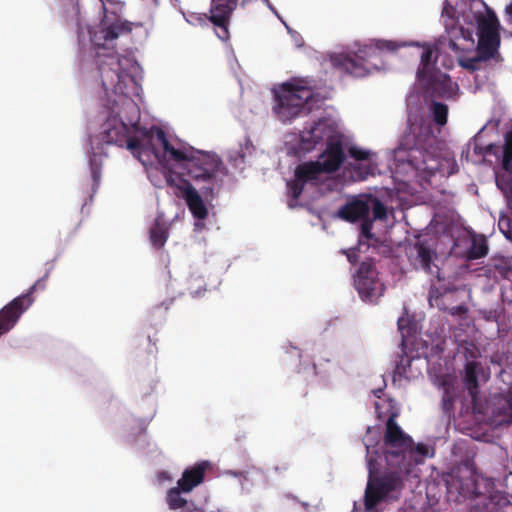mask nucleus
Masks as SVG:
<instances>
[{
    "label": "nucleus",
    "instance_id": "obj_1",
    "mask_svg": "<svg viewBox=\"0 0 512 512\" xmlns=\"http://www.w3.org/2000/svg\"><path fill=\"white\" fill-rule=\"evenodd\" d=\"M96 61L103 88L106 92L112 91L119 98L113 101L111 111L101 126L100 140L119 147L126 146L135 158L142 164H146L150 161V156L154 154L155 149L144 145L137 138L130 137V126H134L138 120V108L125 93L128 81L132 80L122 64L127 59L116 52H111L97 53Z\"/></svg>",
    "mask_w": 512,
    "mask_h": 512
},
{
    "label": "nucleus",
    "instance_id": "obj_2",
    "mask_svg": "<svg viewBox=\"0 0 512 512\" xmlns=\"http://www.w3.org/2000/svg\"><path fill=\"white\" fill-rule=\"evenodd\" d=\"M156 139L163 150L162 157L156 151L153 154L159 162L164 167L169 162H174L182 170V173L179 174L181 177L187 175L196 183L203 182L207 184V186L201 188L202 193L205 197H212L215 175L221 165V160L214 154L196 150L191 146L175 148L162 129L157 130Z\"/></svg>",
    "mask_w": 512,
    "mask_h": 512
},
{
    "label": "nucleus",
    "instance_id": "obj_3",
    "mask_svg": "<svg viewBox=\"0 0 512 512\" xmlns=\"http://www.w3.org/2000/svg\"><path fill=\"white\" fill-rule=\"evenodd\" d=\"M366 459L368 465V482L365 489L364 505L366 510H373L380 502L393 492H400L403 488L402 466H387L390 471L379 476L383 462L374 457L370 446L366 445Z\"/></svg>",
    "mask_w": 512,
    "mask_h": 512
},
{
    "label": "nucleus",
    "instance_id": "obj_4",
    "mask_svg": "<svg viewBox=\"0 0 512 512\" xmlns=\"http://www.w3.org/2000/svg\"><path fill=\"white\" fill-rule=\"evenodd\" d=\"M436 142L431 127L412 124L401 137L398 150L408 152L407 162L415 169H432L428 162L433 160Z\"/></svg>",
    "mask_w": 512,
    "mask_h": 512
},
{
    "label": "nucleus",
    "instance_id": "obj_5",
    "mask_svg": "<svg viewBox=\"0 0 512 512\" xmlns=\"http://www.w3.org/2000/svg\"><path fill=\"white\" fill-rule=\"evenodd\" d=\"M445 485L448 499L454 502L490 495L493 486L490 480L480 479L468 463L453 469L445 478Z\"/></svg>",
    "mask_w": 512,
    "mask_h": 512
},
{
    "label": "nucleus",
    "instance_id": "obj_6",
    "mask_svg": "<svg viewBox=\"0 0 512 512\" xmlns=\"http://www.w3.org/2000/svg\"><path fill=\"white\" fill-rule=\"evenodd\" d=\"M384 451L370 450L374 457L385 461L386 466L399 467L404 465L406 454L413 452V440L397 424L394 415H391L385 425Z\"/></svg>",
    "mask_w": 512,
    "mask_h": 512
},
{
    "label": "nucleus",
    "instance_id": "obj_7",
    "mask_svg": "<svg viewBox=\"0 0 512 512\" xmlns=\"http://www.w3.org/2000/svg\"><path fill=\"white\" fill-rule=\"evenodd\" d=\"M274 112L283 122L291 121L299 116L308 101L313 97L311 88L303 84L302 80L283 83L274 91Z\"/></svg>",
    "mask_w": 512,
    "mask_h": 512
},
{
    "label": "nucleus",
    "instance_id": "obj_8",
    "mask_svg": "<svg viewBox=\"0 0 512 512\" xmlns=\"http://www.w3.org/2000/svg\"><path fill=\"white\" fill-rule=\"evenodd\" d=\"M406 43H398L391 40H378L375 46H364L354 54H338L331 58L332 65L341 72L353 77H365L370 73L365 57H371L377 50L396 51Z\"/></svg>",
    "mask_w": 512,
    "mask_h": 512
},
{
    "label": "nucleus",
    "instance_id": "obj_9",
    "mask_svg": "<svg viewBox=\"0 0 512 512\" xmlns=\"http://www.w3.org/2000/svg\"><path fill=\"white\" fill-rule=\"evenodd\" d=\"M370 211V203L366 199L355 198L338 210L339 218L347 222H356L361 220L359 245H367L368 247H376L380 240L372 233L373 220L368 217Z\"/></svg>",
    "mask_w": 512,
    "mask_h": 512
},
{
    "label": "nucleus",
    "instance_id": "obj_10",
    "mask_svg": "<svg viewBox=\"0 0 512 512\" xmlns=\"http://www.w3.org/2000/svg\"><path fill=\"white\" fill-rule=\"evenodd\" d=\"M478 45L477 53L481 60H490L498 54L500 47V22L494 11L476 17Z\"/></svg>",
    "mask_w": 512,
    "mask_h": 512
},
{
    "label": "nucleus",
    "instance_id": "obj_11",
    "mask_svg": "<svg viewBox=\"0 0 512 512\" xmlns=\"http://www.w3.org/2000/svg\"><path fill=\"white\" fill-rule=\"evenodd\" d=\"M353 284L360 298L369 303H377L385 290L378 277L375 261L371 258L360 263L353 274Z\"/></svg>",
    "mask_w": 512,
    "mask_h": 512
},
{
    "label": "nucleus",
    "instance_id": "obj_12",
    "mask_svg": "<svg viewBox=\"0 0 512 512\" xmlns=\"http://www.w3.org/2000/svg\"><path fill=\"white\" fill-rule=\"evenodd\" d=\"M47 278L48 273L36 281L25 294L14 298L0 310V337L8 333L16 325L21 315L32 305L34 302L32 294L37 289L45 288Z\"/></svg>",
    "mask_w": 512,
    "mask_h": 512
},
{
    "label": "nucleus",
    "instance_id": "obj_13",
    "mask_svg": "<svg viewBox=\"0 0 512 512\" xmlns=\"http://www.w3.org/2000/svg\"><path fill=\"white\" fill-rule=\"evenodd\" d=\"M166 182L168 186L175 189L174 194L177 197L185 200L187 207L194 218L198 220H204L207 218L208 210L203 198L188 180L170 171L166 176Z\"/></svg>",
    "mask_w": 512,
    "mask_h": 512
},
{
    "label": "nucleus",
    "instance_id": "obj_14",
    "mask_svg": "<svg viewBox=\"0 0 512 512\" xmlns=\"http://www.w3.org/2000/svg\"><path fill=\"white\" fill-rule=\"evenodd\" d=\"M409 261L416 270H423L438 281L444 280L439 266L435 263L438 255L435 249L425 240H418L410 249Z\"/></svg>",
    "mask_w": 512,
    "mask_h": 512
},
{
    "label": "nucleus",
    "instance_id": "obj_15",
    "mask_svg": "<svg viewBox=\"0 0 512 512\" xmlns=\"http://www.w3.org/2000/svg\"><path fill=\"white\" fill-rule=\"evenodd\" d=\"M240 0H211L209 14H203L217 29V36L225 41L229 38V25Z\"/></svg>",
    "mask_w": 512,
    "mask_h": 512
},
{
    "label": "nucleus",
    "instance_id": "obj_16",
    "mask_svg": "<svg viewBox=\"0 0 512 512\" xmlns=\"http://www.w3.org/2000/svg\"><path fill=\"white\" fill-rule=\"evenodd\" d=\"M340 139L335 136L333 127L325 120H319L312 127L306 129L300 134L299 148L303 152L312 151L318 144L330 140Z\"/></svg>",
    "mask_w": 512,
    "mask_h": 512
},
{
    "label": "nucleus",
    "instance_id": "obj_17",
    "mask_svg": "<svg viewBox=\"0 0 512 512\" xmlns=\"http://www.w3.org/2000/svg\"><path fill=\"white\" fill-rule=\"evenodd\" d=\"M423 82H426L427 92L433 98L449 99L456 94L457 83L453 82L449 75L440 70L430 73Z\"/></svg>",
    "mask_w": 512,
    "mask_h": 512
},
{
    "label": "nucleus",
    "instance_id": "obj_18",
    "mask_svg": "<svg viewBox=\"0 0 512 512\" xmlns=\"http://www.w3.org/2000/svg\"><path fill=\"white\" fill-rule=\"evenodd\" d=\"M346 155L343 148L342 139L330 140L325 150L319 155L317 161L321 164L326 174L334 173L339 170L344 163Z\"/></svg>",
    "mask_w": 512,
    "mask_h": 512
},
{
    "label": "nucleus",
    "instance_id": "obj_19",
    "mask_svg": "<svg viewBox=\"0 0 512 512\" xmlns=\"http://www.w3.org/2000/svg\"><path fill=\"white\" fill-rule=\"evenodd\" d=\"M209 467L210 463L208 461H200L194 466L186 468L177 481L183 493H189L200 485L204 481L205 473Z\"/></svg>",
    "mask_w": 512,
    "mask_h": 512
},
{
    "label": "nucleus",
    "instance_id": "obj_20",
    "mask_svg": "<svg viewBox=\"0 0 512 512\" xmlns=\"http://www.w3.org/2000/svg\"><path fill=\"white\" fill-rule=\"evenodd\" d=\"M102 5L104 10V17L101 23L100 34L104 41H112L116 39L120 33L126 30V25L121 22L115 11H111V14H113V20L109 21V9L106 7L103 1Z\"/></svg>",
    "mask_w": 512,
    "mask_h": 512
},
{
    "label": "nucleus",
    "instance_id": "obj_21",
    "mask_svg": "<svg viewBox=\"0 0 512 512\" xmlns=\"http://www.w3.org/2000/svg\"><path fill=\"white\" fill-rule=\"evenodd\" d=\"M483 372V368L480 362L469 361L464 366V377L463 383L474 402L479 393V381L478 376Z\"/></svg>",
    "mask_w": 512,
    "mask_h": 512
},
{
    "label": "nucleus",
    "instance_id": "obj_22",
    "mask_svg": "<svg viewBox=\"0 0 512 512\" xmlns=\"http://www.w3.org/2000/svg\"><path fill=\"white\" fill-rule=\"evenodd\" d=\"M323 174L326 173L317 160L301 163L295 169V176L297 178L312 185H318Z\"/></svg>",
    "mask_w": 512,
    "mask_h": 512
},
{
    "label": "nucleus",
    "instance_id": "obj_23",
    "mask_svg": "<svg viewBox=\"0 0 512 512\" xmlns=\"http://www.w3.org/2000/svg\"><path fill=\"white\" fill-rule=\"evenodd\" d=\"M423 52L421 55L420 66L417 70V78L423 81L430 73L436 71V60L438 57V48L436 45L425 44L423 45Z\"/></svg>",
    "mask_w": 512,
    "mask_h": 512
},
{
    "label": "nucleus",
    "instance_id": "obj_24",
    "mask_svg": "<svg viewBox=\"0 0 512 512\" xmlns=\"http://www.w3.org/2000/svg\"><path fill=\"white\" fill-rule=\"evenodd\" d=\"M443 389L441 407L444 414L450 416L454 409V402L458 396V388L456 383L450 378H443L440 382Z\"/></svg>",
    "mask_w": 512,
    "mask_h": 512
},
{
    "label": "nucleus",
    "instance_id": "obj_25",
    "mask_svg": "<svg viewBox=\"0 0 512 512\" xmlns=\"http://www.w3.org/2000/svg\"><path fill=\"white\" fill-rule=\"evenodd\" d=\"M182 489L177 484L176 487L170 488L166 493V503L170 510L182 509V512H195L196 508L193 503L189 504L188 501L181 496Z\"/></svg>",
    "mask_w": 512,
    "mask_h": 512
},
{
    "label": "nucleus",
    "instance_id": "obj_26",
    "mask_svg": "<svg viewBox=\"0 0 512 512\" xmlns=\"http://www.w3.org/2000/svg\"><path fill=\"white\" fill-rule=\"evenodd\" d=\"M149 235L154 248H163L168 239V228L166 223L160 218H157L150 228Z\"/></svg>",
    "mask_w": 512,
    "mask_h": 512
},
{
    "label": "nucleus",
    "instance_id": "obj_27",
    "mask_svg": "<svg viewBox=\"0 0 512 512\" xmlns=\"http://www.w3.org/2000/svg\"><path fill=\"white\" fill-rule=\"evenodd\" d=\"M487 253L488 245L486 238H473L471 245L467 251V258L469 260H476L485 257Z\"/></svg>",
    "mask_w": 512,
    "mask_h": 512
},
{
    "label": "nucleus",
    "instance_id": "obj_28",
    "mask_svg": "<svg viewBox=\"0 0 512 512\" xmlns=\"http://www.w3.org/2000/svg\"><path fill=\"white\" fill-rule=\"evenodd\" d=\"M431 112L437 125L444 126L447 123L448 106L446 104L433 101L431 104Z\"/></svg>",
    "mask_w": 512,
    "mask_h": 512
},
{
    "label": "nucleus",
    "instance_id": "obj_29",
    "mask_svg": "<svg viewBox=\"0 0 512 512\" xmlns=\"http://www.w3.org/2000/svg\"><path fill=\"white\" fill-rule=\"evenodd\" d=\"M502 152V167L504 170H510L512 161V130L505 134V142Z\"/></svg>",
    "mask_w": 512,
    "mask_h": 512
},
{
    "label": "nucleus",
    "instance_id": "obj_30",
    "mask_svg": "<svg viewBox=\"0 0 512 512\" xmlns=\"http://www.w3.org/2000/svg\"><path fill=\"white\" fill-rule=\"evenodd\" d=\"M366 200L370 203V209L374 220H385L387 218L386 206L376 197H369Z\"/></svg>",
    "mask_w": 512,
    "mask_h": 512
},
{
    "label": "nucleus",
    "instance_id": "obj_31",
    "mask_svg": "<svg viewBox=\"0 0 512 512\" xmlns=\"http://www.w3.org/2000/svg\"><path fill=\"white\" fill-rule=\"evenodd\" d=\"M496 185L504 194L508 204L512 206V178L509 176L497 177Z\"/></svg>",
    "mask_w": 512,
    "mask_h": 512
},
{
    "label": "nucleus",
    "instance_id": "obj_32",
    "mask_svg": "<svg viewBox=\"0 0 512 512\" xmlns=\"http://www.w3.org/2000/svg\"><path fill=\"white\" fill-rule=\"evenodd\" d=\"M411 359L405 354L404 350L397 356L394 374L403 377L406 376L407 369L410 367Z\"/></svg>",
    "mask_w": 512,
    "mask_h": 512
},
{
    "label": "nucleus",
    "instance_id": "obj_33",
    "mask_svg": "<svg viewBox=\"0 0 512 512\" xmlns=\"http://www.w3.org/2000/svg\"><path fill=\"white\" fill-rule=\"evenodd\" d=\"M377 169V165L372 162L360 163L355 168L354 171L360 180H364L369 176L375 175V171Z\"/></svg>",
    "mask_w": 512,
    "mask_h": 512
},
{
    "label": "nucleus",
    "instance_id": "obj_34",
    "mask_svg": "<svg viewBox=\"0 0 512 512\" xmlns=\"http://www.w3.org/2000/svg\"><path fill=\"white\" fill-rule=\"evenodd\" d=\"M101 164V158L98 155L93 154V156L90 158V169L95 186L99 185L101 179Z\"/></svg>",
    "mask_w": 512,
    "mask_h": 512
},
{
    "label": "nucleus",
    "instance_id": "obj_35",
    "mask_svg": "<svg viewBox=\"0 0 512 512\" xmlns=\"http://www.w3.org/2000/svg\"><path fill=\"white\" fill-rule=\"evenodd\" d=\"M305 184L306 183L303 180H300L296 176H295L294 180H292L288 183L289 190H290V193H291V196L293 197V199L297 200L301 196V194L304 190Z\"/></svg>",
    "mask_w": 512,
    "mask_h": 512
},
{
    "label": "nucleus",
    "instance_id": "obj_36",
    "mask_svg": "<svg viewBox=\"0 0 512 512\" xmlns=\"http://www.w3.org/2000/svg\"><path fill=\"white\" fill-rule=\"evenodd\" d=\"M498 226L504 236L512 241V220L509 217H501Z\"/></svg>",
    "mask_w": 512,
    "mask_h": 512
},
{
    "label": "nucleus",
    "instance_id": "obj_37",
    "mask_svg": "<svg viewBox=\"0 0 512 512\" xmlns=\"http://www.w3.org/2000/svg\"><path fill=\"white\" fill-rule=\"evenodd\" d=\"M364 245H357V247H354V248H351L349 250H343L342 252L346 255L347 257V260L351 263V264H355L358 259H359V253L361 252V249ZM366 246V249H368L369 247L367 245Z\"/></svg>",
    "mask_w": 512,
    "mask_h": 512
},
{
    "label": "nucleus",
    "instance_id": "obj_38",
    "mask_svg": "<svg viewBox=\"0 0 512 512\" xmlns=\"http://www.w3.org/2000/svg\"><path fill=\"white\" fill-rule=\"evenodd\" d=\"M349 155L357 161H366L369 158V152L357 147H351L349 149Z\"/></svg>",
    "mask_w": 512,
    "mask_h": 512
},
{
    "label": "nucleus",
    "instance_id": "obj_39",
    "mask_svg": "<svg viewBox=\"0 0 512 512\" xmlns=\"http://www.w3.org/2000/svg\"><path fill=\"white\" fill-rule=\"evenodd\" d=\"M448 312L453 316H464L467 314L468 309L465 305H457L449 308Z\"/></svg>",
    "mask_w": 512,
    "mask_h": 512
},
{
    "label": "nucleus",
    "instance_id": "obj_40",
    "mask_svg": "<svg viewBox=\"0 0 512 512\" xmlns=\"http://www.w3.org/2000/svg\"><path fill=\"white\" fill-rule=\"evenodd\" d=\"M464 355L466 358L476 359L480 356V352L474 345H471V347L465 348Z\"/></svg>",
    "mask_w": 512,
    "mask_h": 512
},
{
    "label": "nucleus",
    "instance_id": "obj_41",
    "mask_svg": "<svg viewBox=\"0 0 512 512\" xmlns=\"http://www.w3.org/2000/svg\"><path fill=\"white\" fill-rule=\"evenodd\" d=\"M413 450L416 451V453L422 455V456H427L428 455V447L423 444V443H419L415 446V448L413 447Z\"/></svg>",
    "mask_w": 512,
    "mask_h": 512
},
{
    "label": "nucleus",
    "instance_id": "obj_42",
    "mask_svg": "<svg viewBox=\"0 0 512 512\" xmlns=\"http://www.w3.org/2000/svg\"><path fill=\"white\" fill-rule=\"evenodd\" d=\"M506 408L508 410V422L512 423V399L506 401Z\"/></svg>",
    "mask_w": 512,
    "mask_h": 512
},
{
    "label": "nucleus",
    "instance_id": "obj_43",
    "mask_svg": "<svg viewBox=\"0 0 512 512\" xmlns=\"http://www.w3.org/2000/svg\"><path fill=\"white\" fill-rule=\"evenodd\" d=\"M473 144V150L476 154H482V148L478 147L476 139L473 140V142H469L468 148Z\"/></svg>",
    "mask_w": 512,
    "mask_h": 512
},
{
    "label": "nucleus",
    "instance_id": "obj_44",
    "mask_svg": "<svg viewBox=\"0 0 512 512\" xmlns=\"http://www.w3.org/2000/svg\"><path fill=\"white\" fill-rule=\"evenodd\" d=\"M511 271H512L511 268L506 269L503 267L502 270L500 271V274L504 277H508V273Z\"/></svg>",
    "mask_w": 512,
    "mask_h": 512
},
{
    "label": "nucleus",
    "instance_id": "obj_45",
    "mask_svg": "<svg viewBox=\"0 0 512 512\" xmlns=\"http://www.w3.org/2000/svg\"><path fill=\"white\" fill-rule=\"evenodd\" d=\"M505 12H506V14L512 16V2L506 6Z\"/></svg>",
    "mask_w": 512,
    "mask_h": 512
},
{
    "label": "nucleus",
    "instance_id": "obj_46",
    "mask_svg": "<svg viewBox=\"0 0 512 512\" xmlns=\"http://www.w3.org/2000/svg\"><path fill=\"white\" fill-rule=\"evenodd\" d=\"M449 47H450L452 50H455V51H457V50H458L457 44H456L454 41H452V40H450V42H449Z\"/></svg>",
    "mask_w": 512,
    "mask_h": 512
},
{
    "label": "nucleus",
    "instance_id": "obj_47",
    "mask_svg": "<svg viewBox=\"0 0 512 512\" xmlns=\"http://www.w3.org/2000/svg\"><path fill=\"white\" fill-rule=\"evenodd\" d=\"M113 1H114V0H108V2H109L110 4H114V3H113Z\"/></svg>",
    "mask_w": 512,
    "mask_h": 512
},
{
    "label": "nucleus",
    "instance_id": "obj_48",
    "mask_svg": "<svg viewBox=\"0 0 512 512\" xmlns=\"http://www.w3.org/2000/svg\"><path fill=\"white\" fill-rule=\"evenodd\" d=\"M509 171H510V172L512 171V162H511V168H510V170H509Z\"/></svg>",
    "mask_w": 512,
    "mask_h": 512
}]
</instances>
